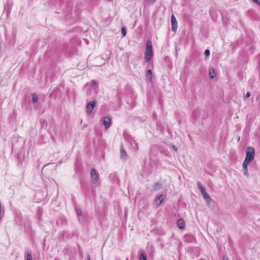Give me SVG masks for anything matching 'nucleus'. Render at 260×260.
Listing matches in <instances>:
<instances>
[{
  "label": "nucleus",
  "instance_id": "obj_1",
  "mask_svg": "<svg viewBox=\"0 0 260 260\" xmlns=\"http://www.w3.org/2000/svg\"><path fill=\"white\" fill-rule=\"evenodd\" d=\"M17 224L20 225L23 224L24 228L25 231H29L31 229V222L27 217L21 218L20 216H17L15 219Z\"/></svg>",
  "mask_w": 260,
  "mask_h": 260
},
{
  "label": "nucleus",
  "instance_id": "obj_2",
  "mask_svg": "<svg viewBox=\"0 0 260 260\" xmlns=\"http://www.w3.org/2000/svg\"><path fill=\"white\" fill-rule=\"evenodd\" d=\"M153 56L152 45L151 41L147 42L146 51L145 52V59L147 62L149 61Z\"/></svg>",
  "mask_w": 260,
  "mask_h": 260
},
{
  "label": "nucleus",
  "instance_id": "obj_3",
  "mask_svg": "<svg viewBox=\"0 0 260 260\" xmlns=\"http://www.w3.org/2000/svg\"><path fill=\"white\" fill-rule=\"evenodd\" d=\"M123 136L126 141L131 145L133 149L137 150L138 149V144L137 142L132 138V137L125 132Z\"/></svg>",
  "mask_w": 260,
  "mask_h": 260
},
{
  "label": "nucleus",
  "instance_id": "obj_4",
  "mask_svg": "<svg viewBox=\"0 0 260 260\" xmlns=\"http://www.w3.org/2000/svg\"><path fill=\"white\" fill-rule=\"evenodd\" d=\"M255 156L254 148L251 146H248L246 149V157L245 158L250 161L253 160Z\"/></svg>",
  "mask_w": 260,
  "mask_h": 260
},
{
  "label": "nucleus",
  "instance_id": "obj_5",
  "mask_svg": "<svg viewBox=\"0 0 260 260\" xmlns=\"http://www.w3.org/2000/svg\"><path fill=\"white\" fill-rule=\"evenodd\" d=\"M90 176H91V180L94 184L98 185L100 183L99 176L97 174L95 169H91V172H90Z\"/></svg>",
  "mask_w": 260,
  "mask_h": 260
},
{
  "label": "nucleus",
  "instance_id": "obj_6",
  "mask_svg": "<svg viewBox=\"0 0 260 260\" xmlns=\"http://www.w3.org/2000/svg\"><path fill=\"white\" fill-rule=\"evenodd\" d=\"M96 102L95 101H93L88 102L87 104L86 108V113L87 114H90L92 112V110H93L94 108L96 106Z\"/></svg>",
  "mask_w": 260,
  "mask_h": 260
},
{
  "label": "nucleus",
  "instance_id": "obj_7",
  "mask_svg": "<svg viewBox=\"0 0 260 260\" xmlns=\"http://www.w3.org/2000/svg\"><path fill=\"white\" fill-rule=\"evenodd\" d=\"M111 118L109 116H106L103 119V125L106 129H107L109 128L111 125Z\"/></svg>",
  "mask_w": 260,
  "mask_h": 260
},
{
  "label": "nucleus",
  "instance_id": "obj_8",
  "mask_svg": "<svg viewBox=\"0 0 260 260\" xmlns=\"http://www.w3.org/2000/svg\"><path fill=\"white\" fill-rule=\"evenodd\" d=\"M172 30L173 31H176L177 28V20L174 15L171 16Z\"/></svg>",
  "mask_w": 260,
  "mask_h": 260
},
{
  "label": "nucleus",
  "instance_id": "obj_9",
  "mask_svg": "<svg viewBox=\"0 0 260 260\" xmlns=\"http://www.w3.org/2000/svg\"><path fill=\"white\" fill-rule=\"evenodd\" d=\"M202 195L203 196L204 199L206 201L208 204H210L211 202V198L210 196L206 192V190L201 192Z\"/></svg>",
  "mask_w": 260,
  "mask_h": 260
},
{
  "label": "nucleus",
  "instance_id": "obj_10",
  "mask_svg": "<svg viewBox=\"0 0 260 260\" xmlns=\"http://www.w3.org/2000/svg\"><path fill=\"white\" fill-rule=\"evenodd\" d=\"M163 195L162 194H160L159 195L158 197H157L155 201H154V203L155 205H161L162 201H163Z\"/></svg>",
  "mask_w": 260,
  "mask_h": 260
},
{
  "label": "nucleus",
  "instance_id": "obj_11",
  "mask_svg": "<svg viewBox=\"0 0 260 260\" xmlns=\"http://www.w3.org/2000/svg\"><path fill=\"white\" fill-rule=\"evenodd\" d=\"M178 226L180 229H183L185 226L184 221L182 219H179L177 222Z\"/></svg>",
  "mask_w": 260,
  "mask_h": 260
},
{
  "label": "nucleus",
  "instance_id": "obj_12",
  "mask_svg": "<svg viewBox=\"0 0 260 260\" xmlns=\"http://www.w3.org/2000/svg\"><path fill=\"white\" fill-rule=\"evenodd\" d=\"M140 254L139 256L140 260H146L147 259V254L146 252L144 250H141L140 252Z\"/></svg>",
  "mask_w": 260,
  "mask_h": 260
},
{
  "label": "nucleus",
  "instance_id": "obj_13",
  "mask_svg": "<svg viewBox=\"0 0 260 260\" xmlns=\"http://www.w3.org/2000/svg\"><path fill=\"white\" fill-rule=\"evenodd\" d=\"M146 77H147V79L149 81H151L152 80V72L151 70H150V69L148 70L146 72Z\"/></svg>",
  "mask_w": 260,
  "mask_h": 260
},
{
  "label": "nucleus",
  "instance_id": "obj_14",
  "mask_svg": "<svg viewBox=\"0 0 260 260\" xmlns=\"http://www.w3.org/2000/svg\"><path fill=\"white\" fill-rule=\"evenodd\" d=\"M25 257L26 260H32L31 252L30 250H27L26 251Z\"/></svg>",
  "mask_w": 260,
  "mask_h": 260
},
{
  "label": "nucleus",
  "instance_id": "obj_15",
  "mask_svg": "<svg viewBox=\"0 0 260 260\" xmlns=\"http://www.w3.org/2000/svg\"><path fill=\"white\" fill-rule=\"evenodd\" d=\"M127 154L125 150L123 147H121L120 149V157L122 159H125L126 158Z\"/></svg>",
  "mask_w": 260,
  "mask_h": 260
},
{
  "label": "nucleus",
  "instance_id": "obj_16",
  "mask_svg": "<svg viewBox=\"0 0 260 260\" xmlns=\"http://www.w3.org/2000/svg\"><path fill=\"white\" fill-rule=\"evenodd\" d=\"M209 75L211 79H213L215 77L216 73L215 70L213 69H210L209 71Z\"/></svg>",
  "mask_w": 260,
  "mask_h": 260
},
{
  "label": "nucleus",
  "instance_id": "obj_17",
  "mask_svg": "<svg viewBox=\"0 0 260 260\" xmlns=\"http://www.w3.org/2000/svg\"><path fill=\"white\" fill-rule=\"evenodd\" d=\"M31 100H32V102L33 103H36L38 101V95L35 94V93H33L32 94V99H31Z\"/></svg>",
  "mask_w": 260,
  "mask_h": 260
},
{
  "label": "nucleus",
  "instance_id": "obj_18",
  "mask_svg": "<svg viewBox=\"0 0 260 260\" xmlns=\"http://www.w3.org/2000/svg\"><path fill=\"white\" fill-rule=\"evenodd\" d=\"M197 185H198V188L200 189L201 192L205 190V188L203 186L202 183L200 182H198Z\"/></svg>",
  "mask_w": 260,
  "mask_h": 260
},
{
  "label": "nucleus",
  "instance_id": "obj_19",
  "mask_svg": "<svg viewBox=\"0 0 260 260\" xmlns=\"http://www.w3.org/2000/svg\"><path fill=\"white\" fill-rule=\"evenodd\" d=\"M243 168L244 174L246 176H248V165H242Z\"/></svg>",
  "mask_w": 260,
  "mask_h": 260
},
{
  "label": "nucleus",
  "instance_id": "obj_20",
  "mask_svg": "<svg viewBox=\"0 0 260 260\" xmlns=\"http://www.w3.org/2000/svg\"><path fill=\"white\" fill-rule=\"evenodd\" d=\"M121 34L123 37H125L126 34V28L125 26H123L121 28Z\"/></svg>",
  "mask_w": 260,
  "mask_h": 260
},
{
  "label": "nucleus",
  "instance_id": "obj_21",
  "mask_svg": "<svg viewBox=\"0 0 260 260\" xmlns=\"http://www.w3.org/2000/svg\"><path fill=\"white\" fill-rule=\"evenodd\" d=\"M91 86L92 87L96 88L98 87V84L95 81L93 80L91 81Z\"/></svg>",
  "mask_w": 260,
  "mask_h": 260
},
{
  "label": "nucleus",
  "instance_id": "obj_22",
  "mask_svg": "<svg viewBox=\"0 0 260 260\" xmlns=\"http://www.w3.org/2000/svg\"><path fill=\"white\" fill-rule=\"evenodd\" d=\"M251 161L245 158L242 165H248Z\"/></svg>",
  "mask_w": 260,
  "mask_h": 260
},
{
  "label": "nucleus",
  "instance_id": "obj_23",
  "mask_svg": "<svg viewBox=\"0 0 260 260\" xmlns=\"http://www.w3.org/2000/svg\"><path fill=\"white\" fill-rule=\"evenodd\" d=\"M161 187L160 185L158 182L155 183L154 184V189H158Z\"/></svg>",
  "mask_w": 260,
  "mask_h": 260
},
{
  "label": "nucleus",
  "instance_id": "obj_24",
  "mask_svg": "<svg viewBox=\"0 0 260 260\" xmlns=\"http://www.w3.org/2000/svg\"><path fill=\"white\" fill-rule=\"evenodd\" d=\"M204 54H205V55L206 57H208L209 56V55H210V51H209V50H208V49L205 50Z\"/></svg>",
  "mask_w": 260,
  "mask_h": 260
},
{
  "label": "nucleus",
  "instance_id": "obj_25",
  "mask_svg": "<svg viewBox=\"0 0 260 260\" xmlns=\"http://www.w3.org/2000/svg\"><path fill=\"white\" fill-rule=\"evenodd\" d=\"M192 237L190 236H187L185 237L186 241L190 242L191 241Z\"/></svg>",
  "mask_w": 260,
  "mask_h": 260
},
{
  "label": "nucleus",
  "instance_id": "obj_26",
  "mask_svg": "<svg viewBox=\"0 0 260 260\" xmlns=\"http://www.w3.org/2000/svg\"><path fill=\"white\" fill-rule=\"evenodd\" d=\"M250 96V92H249V91H248V92L246 93V95H245V98H249Z\"/></svg>",
  "mask_w": 260,
  "mask_h": 260
},
{
  "label": "nucleus",
  "instance_id": "obj_27",
  "mask_svg": "<svg viewBox=\"0 0 260 260\" xmlns=\"http://www.w3.org/2000/svg\"><path fill=\"white\" fill-rule=\"evenodd\" d=\"M77 214L78 216L81 215L82 214V211L79 210L77 211Z\"/></svg>",
  "mask_w": 260,
  "mask_h": 260
},
{
  "label": "nucleus",
  "instance_id": "obj_28",
  "mask_svg": "<svg viewBox=\"0 0 260 260\" xmlns=\"http://www.w3.org/2000/svg\"><path fill=\"white\" fill-rule=\"evenodd\" d=\"M254 3L257 4L258 5H260V1L259 0H252Z\"/></svg>",
  "mask_w": 260,
  "mask_h": 260
},
{
  "label": "nucleus",
  "instance_id": "obj_29",
  "mask_svg": "<svg viewBox=\"0 0 260 260\" xmlns=\"http://www.w3.org/2000/svg\"><path fill=\"white\" fill-rule=\"evenodd\" d=\"M173 149H174L175 150H176V151L177 150V148L176 147V146H173Z\"/></svg>",
  "mask_w": 260,
  "mask_h": 260
},
{
  "label": "nucleus",
  "instance_id": "obj_30",
  "mask_svg": "<svg viewBox=\"0 0 260 260\" xmlns=\"http://www.w3.org/2000/svg\"><path fill=\"white\" fill-rule=\"evenodd\" d=\"M87 258H88V260H91V258H90V257L89 255H88Z\"/></svg>",
  "mask_w": 260,
  "mask_h": 260
},
{
  "label": "nucleus",
  "instance_id": "obj_31",
  "mask_svg": "<svg viewBox=\"0 0 260 260\" xmlns=\"http://www.w3.org/2000/svg\"><path fill=\"white\" fill-rule=\"evenodd\" d=\"M240 139V137H239L238 138V141H239Z\"/></svg>",
  "mask_w": 260,
  "mask_h": 260
}]
</instances>
